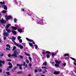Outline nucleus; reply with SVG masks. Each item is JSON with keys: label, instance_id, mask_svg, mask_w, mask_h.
<instances>
[{"label": "nucleus", "instance_id": "1", "mask_svg": "<svg viewBox=\"0 0 76 76\" xmlns=\"http://www.w3.org/2000/svg\"><path fill=\"white\" fill-rule=\"evenodd\" d=\"M14 54H12V56L14 57H15V58H18V57L17 56V54H18V53L15 50L14 51Z\"/></svg>", "mask_w": 76, "mask_h": 76}, {"label": "nucleus", "instance_id": "2", "mask_svg": "<svg viewBox=\"0 0 76 76\" xmlns=\"http://www.w3.org/2000/svg\"><path fill=\"white\" fill-rule=\"evenodd\" d=\"M5 17L6 18V20H9L10 19H11V18H12V16L10 15L7 16V15H6L5 16Z\"/></svg>", "mask_w": 76, "mask_h": 76}, {"label": "nucleus", "instance_id": "3", "mask_svg": "<svg viewBox=\"0 0 76 76\" xmlns=\"http://www.w3.org/2000/svg\"><path fill=\"white\" fill-rule=\"evenodd\" d=\"M0 23H3V24H5L6 23L7 21L6 20H4L3 18H2L1 20H0Z\"/></svg>", "mask_w": 76, "mask_h": 76}, {"label": "nucleus", "instance_id": "4", "mask_svg": "<svg viewBox=\"0 0 76 76\" xmlns=\"http://www.w3.org/2000/svg\"><path fill=\"white\" fill-rule=\"evenodd\" d=\"M4 64V63H5V61H1L0 60V67H1L2 66V64Z\"/></svg>", "mask_w": 76, "mask_h": 76}, {"label": "nucleus", "instance_id": "5", "mask_svg": "<svg viewBox=\"0 0 76 76\" xmlns=\"http://www.w3.org/2000/svg\"><path fill=\"white\" fill-rule=\"evenodd\" d=\"M3 35L4 37H7L9 35V34L8 32H5L3 33Z\"/></svg>", "mask_w": 76, "mask_h": 76}, {"label": "nucleus", "instance_id": "6", "mask_svg": "<svg viewBox=\"0 0 76 76\" xmlns=\"http://www.w3.org/2000/svg\"><path fill=\"white\" fill-rule=\"evenodd\" d=\"M12 29H14V30H17V29H19V27L18 26H12Z\"/></svg>", "mask_w": 76, "mask_h": 76}, {"label": "nucleus", "instance_id": "7", "mask_svg": "<svg viewBox=\"0 0 76 76\" xmlns=\"http://www.w3.org/2000/svg\"><path fill=\"white\" fill-rule=\"evenodd\" d=\"M54 75H58V74H60V72L59 71H54L53 73Z\"/></svg>", "mask_w": 76, "mask_h": 76}, {"label": "nucleus", "instance_id": "8", "mask_svg": "<svg viewBox=\"0 0 76 76\" xmlns=\"http://www.w3.org/2000/svg\"><path fill=\"white\" fill-rule=\"evenodd\" d=\"M26 39L27 41H29V42H34V40L31 39H30L27 37L26 38Z\"/></svg>", "mask_w": 76, "mask_h": 76}, {"label": "nucleus", "instance_id": "9", "mask_svg": "<svg viewBox=\"0 0 76 76\" xmlns=\"http://www.w3.org/2000/svg\"><path fill=\"white\" fill-rule=\"evenodd\" d=\"M3 8L4 10H7V6L5 5H3Z\"/></svg>", "mask_w": 76, "mask_h": 76}, {"label": "nucleus", "instance_id": "10", "mask_svg": "<svg viewBox=\"0 0 76 76\" xmlns=\"http://www.w3.org/2000/svg\"><path fill=\"white\" fill-rule=\"evenodd\" d=\"M12 33H13V34L14 35H16V34H17V32H16V31L15 30H12Z\"/></svg>", "mask_w": 76, "mask_h": 76}, {"label": "nucleus", "instance_id": "11", "mask_svg": "<svg viewBox=\"0 0 76 76\" xmlns=\"http://www.w3.org/2000/svg\"><path fill=\"white\" fill-rule=\"evenodd\" d=\"M11 25V24H9L7 25L6 26V27H5V29H8L9 27H10V26Z\"/></svg>", "mask_w": 76, "mask_h": 76}, {"label": "nucleus", "instance_id": "12", "mask_svg": "<svg viewBox=\"0 0 76 76\" xmlns=\"http://www.w3.org/2000/svg\"><path fill=\"white\" fill-rule=\"evenodd\" d=\"M17 47H19L21 49L23 48V47L22 45H18L17 46Z\"/></svg>", "mask_w": 76, "mask_h": 76}, {"label": "nucleus", "instance_id": "13", "mask_svg": "<svg viewBox=\"0 0 76 76\" xmlns=\"http://www.w3.org/2000/svg\"><path fill=\"white\" fill-rule=\"evenodd\" d=\"M55 61L56 64H60V61H58L57 60H55Z\"/></svg>", "mask_w": 76, "mask_h": 76}, {"label": "nucleus", "instance_id": "14", "mask_svg": "<svg viewBox=\"0 0 76 76\" xmlns=\"http://www.w3.org/2000/svg\"><path fill=\"white\" fill-rule=\"evenodd\" d=\"M6 31H7V32L8 33H10V29H8V28H6L5 29Z\"/></svg>", "mask_w": 76, "mask_h": 76}, {"label": "nucleus", "instance_id": "15", "mask_svg": "<svg viewBox=\"0 0 76 76\" xmlns=\"http://www.w3.org/2000/svg\"><path fill=\"white\" fill-rule=\"evenodd\" d=\"M23 66H25V68H26L27 66V64H26V62H24L23 63Z\"/></svg>", "mask_w": 76, "mask_h": 76}, {"label": "nucleus", "instance_id": "16", "mask_svg": "<svg viewBox=\"0 0 76 76\" xmlns=\"http://www.w3.org/2000/svg\"><path fill=\"white\" fill-rule=\"evenodd\" d=\"M17 30L19 32H20V33H21V32H22V30L20 28L18 29Z\"/></svg>", "mask_w": 76, "mask_h": 76}, {"label": "nucleus", "instance_id": "17", "mask_svg": "<svg viewBox=\"0 0 76 76\" xmlns=\"http://www.w3.org/2000/svg\"><path fill=\"white\" fill-rule=\"evenodd\" d=\"M57 55V53H53L52 54V57H54L55 56H56Z\"/></svg>", "mask_w": 76, "mask_h": 76}, {"label": "nucleus", "instance_id": "18", "mask_svg": "<svg viewBox=\"0 0 76 76\" xmlns=\"http://www.w3.org/2000/svg\"><path fill=\"white\" fill-rule=\"evenodd\" d=\"M2 12L3 13H4V14H5V13H7V11L5 10H3Z\"/></svg>", "mask_w": 76, "mask_h": 76}, {"label": "nucleus", "instance_id": "19", "mask_svg": "<svg viewBox=\"0 0 76 76\" xmlns=\"http://www.w3.org/2000/svg\"><path fill=\"white\" fill-rule=\"evenodd\" d=\"M6 73L8 76H10V73H9V72H6Z\"/></svg>", "mask_w": 76, "mask_h": 76}, {"label": "nucleus", "instance_id": "20", "mask_svg": "<svg viewBox=\"0 0 76 76\" xmlns=\"http://www.w3.org/2000/svg\"><path fill=\"white\" fill-rule=\"evenodd\" d=\"M0 3L1 4H5V1H3V2L1 1L0 2Z\"/></svg>", "mask_w": 76, "mask_h": 76}, {"label": "nucleus", "instance_id": "21", "mask_svg": "<svg viewBox=\"0 0 76 76\" xmlns=\"http://www.w3.org/2000/svg\"><path fill=\"white\" fill-rule=\"evenodd\" d=\"M46 53H47V54H51V53L49 51H46Z\"/></svg>", "mask_w": 76, "mask_h": 76}, {"label": "nucleus", "instance_id": "22", "mask_svg": "<svg viewBox=\"0 0 76 76\" xmlns=\"http://www.w3.org/2000/svg\"><path fill=\"white\" fill-rule=\"evenodd\" d=\"M70 58H71V59H72V60H73L74 61H76V59H75V58H73L70 57Z\"/></svg>", "mask_w": 76, "mask_h": 76}, {"label": "nucleus", "instance_id": "23", "mask_svg": "<svg viewBox=\"0 0 76 76\" xmlns=\"http://www.w3.org/2000/svg\"><path fill=\"white\" fill-rule=\"evenodd\" d=\"M55 67H59V64H55Z\"/></svg>", "mask_w": 76, "mask_h": 76}, {"label": "nucleus", "instance_id": "24", "mask_svg": "<svg viewBox=\"0 0 76 76\" xmlns=\"http://www.w3.org/2000/svg\"><path fill=\"white\" fill-rule=\"evenodd\" d=\"M6 46L7 47H9V48H10V45L9 44L7 45Z\"/></svg>", "mask_w": 76, "mask_h": 76}, {"label": "nucleus", "instance_id": "25", "mask_svg": "<svg viewBox=\"0 0 76 76\" xmlns=\"http://www.w3.org/2000/svg\"><path fill=\"white\" fill-rule=\"evenodd\" d=\"M29 44L30 47H32L33 46V45L31 43H29Z\"/></svg>", "mask_w": 76, "mask_h": 76}, {"label": "nucleus", "instance_id": "26", "mask_svg": "<svg viewBox=\"0 0 76 76\" xmlns=\"http://www.w3.org/2000/svg\"><path fill=\"white\" fill-rule=\"evenodd\" d=\"M12 39L14 41H15V40H16V38L15 37H13V36L12 37Z\"/></svg>", "mask_w": 76, "mask_h": 76}, {"label": "nucleus", "instance_id": "27", "mask_svg": "<svg viewBox=\"0 0 76 76\" xmlns=\"http://www.w3.org/2000/svg\"><path fill=\"white\" fill-rule=\"evenodd\" d=\"M20 73H22V71H20L17 72V75L20 74Z\"/></svg>", "mask_w": 76, "mask_h": 76}, {"label": "nucleus", "instance_id": "28", "mask_svg": "<svg viewBox=\"0 0 76 76\" xmlns=\"http://www.w3.org/2000/svg\"><path fill=\"white\" fill-rule=\"evenodd\" d=\"M16 48V46H14L13 48V49H12V51H14V50H15V49Z\"/></svg>", "mask_w": 76, "mask_h": 76}, {"label": "nucleus", "instance_id": "29", "mask_svg": "<svg viewBox=\"0 0 76 76\" xmlns=\"http://www.w3.org/2000/svg\"><path fill=\"white\" fill-rule=\"evenodd\" d=\"M43 65H45V66H47V62H44L43 64Z\"/></svg>", "mask_w": 76, "mask_h": 76}, {"label": "nucleus", "instance_id": "30", "mask_svg": "<svg viewBox=\"0 0 76 76\" xmlns=\"http://www.w3.org/2000/svg\"><path fill=\"white\" fill-rule=\"evenodd\" d=\"M69 56V54L66 53L64 54V56Z\"/></svg>", "mask_w": 76, "mask_h": 76}, {"label": "nucleus", "instance_id": "31", "mask_svg": "<svg viewBox=\"0 0 76 76\" xmlns=\"http://www.w3.org/2000/svg\"><path fill=\"white\" fill-rule=\"evenodd\" d=\"M12 67H13L12 65H11L8 66V68H9V69H11V68H12Z\"/></svg>", "mask_w": 76, "mask_h": 76}, {"label": "nucleus", "instance_id": "32", "mask_svg": "<svg viewBox=\"0 0 76 76\" xmlns=\"http://www.w3.org/2000/svg\"><path fill=\"white\" fill-rule=\"evenodd\" d=\"M46 72H47V71L46 70H45L44 71L42 72L43 73H45Z\"/></svg>", "mask_w": 76, "mask_h": 76}, {"label": "nucleus", "instance_id": "33", "mask_svg": "<svg viewBox=\"0 0 76 76\" xmlns=\"http://www.w3.org/2000/svg\"><path fill=\"white\" fill-rule=\"evenodd\" d=\"M25 54H26V55L27 56H30V55H29V54H28L26 53H25Z\"/></svg>", "mask_w": 76, "mask_h": 76}, {"label": "nucleus", "instance_id": "34", "mask_svg": "<svg viewBox=\"0 0 76 76\" xmlns=\"http://www.w3.org/2000/svg\"><path fill=\"white\" fill-rule=\"evenodd\" d=\"M8 56L9 57H11V56H12V55H11V54H8Z\"/></svg>", "mask_w": 76, "mask_h": 76}, {"label": "nucleus", "instance_id": "35", "mask_svg": "<svg viewBox=\"0 0 76 76\" xmlns=\"http://www.w3.org/2000/svg\"><path fill=\"white\" fill-rule=\"evenodd\" d=\"M34 46L35 47V49H37L38 48V46H37V45H35Z\"/></svg>", "mask_w": 76, "mask_h": 76}, {"label": "nucleus", "instance_id": "36", "mask_svg": "<svg viewBox=\"0 0 76 76\" xmlns=\"http://www.w3.org/2000/svg\"><path fill=\"white\" fill-rule=\"evenodd\" d=\"M19 42L20 43H22V39H20Z\"/></svg>", "mask_w": 76, "mask_h": 76}, {"label": "nucleus", "instance_id": "37", "mask_svg": "<svg viewBox=\"0 0 76 76\" xmlns=\"http://www.w3.org/2000/svg\"><path fill=\"white\" fill-rule=\"evenodd\" d=\"M14 43V44H15V45H16L17 46H18V45H19V44H17L16 43V42H15Z\"/></svg>", "mask_w": 76, "mask_h": 76}, {"label": "nucleus", "instance_id": "38", "mask_svg": "<svg viewBox=\"0 0 76 76\" xmlns=\"http://www.w3.org/2000/svg\"><path fill=\"white\" fill-rule=\"evenodd\" d=\"M17 19H16V18H15L14 19V21L15 22V23H16V22H17Z\"/></svg>", "mask_w": 76, "mask_h": 76}, {"label": "nucleus", "instance_id": "39", "mask_svg": "<svg viewBox=\"0 0 76 76\" xmlns=\"http://www.w3.org/2000/svg\"><path fill=\"white\" fill-rule=\"evenodd\" d=\"M46 57L47 58H49L50 57V56L49 55H46Z\"/></svg>", "mask_w": 76, "mask_h": 76}, {"label": "nucleus", "instance_id": "40", "mask_svg": "<svg viewBox=\"0 0 76 76\" xmlns=\"http://www.w3.org/2000/svg\"><path fill=\"white\" fill-rule=\"evenodd\" d=\"M20 38H21V37L20 36H19L18 37V40H19V39H20Z\"/></svg>", "mask_w": 76, "mask_h": 76}, {"label": "nucleus", "instance_id": "41", "mask_svg": "<svg viewBox=\"0 0 76 76\" xmlns=\"http://www.w3.org/2000/svg\"><path fill=\"white\" fill-rule=\"evenodd\" d=\"M62 65H63V66H65L66 65V64L65 63L63 64Z\"/></svg>", "mask_w": 76, "mask_h": 76}, {"label": "nucleus", "instance_id": "42", "mask_svg": "<svg viewBox=\"0 0 76 76\" xmlns=\"http://www.w3.org/2000/svg\"><path fill=\"white\" fill-rule=\"evenodd\" d=\"M29 58L30 61H31V60H32V59H31V58L30 56L29 57Z\"/></svg>", "mask_w": 76, "mask_h": 76}, {"label": "nucleus", "instance_id": "43", "mask_svg": "<svg viewBox=\"0 0 76 76\" xmlns=\"http://www.w3.org/2000/svg\"><path fill=\"white\" fill-rule=\"evenodd\" d=\"M8 64L9 65V66H10V65H12V63H10V62H9V63H8Z\"/></svg>", "mask_w": 76, "mask_h": 76}, {"label": "nucleus", "instance_id": "44", "mask_svg": "<svg viewBox=\"0 0 76 76\" xmlns=\"http://www.w3.org/2000/svg\"><path fill=\"white\" fill-rule=\"evenodd\" d=\"M1 55H0V56H1L2 57H3V56H4V54H3V53H1Z\"/></svg>", "mask_w": 76, "mask_h": 76}, {"label": "nucleus", "instance_id": "45", "mask_svg": "<svg viewBox=\"0 0 76 76\" xmlns=\"http://www.w3.org/2000/svg\"><path fill=\"white\" fill-rule=\"evenodd\" d=\"M42 68H44V69H47V67H46L45 66H42Z\"/></svg>", "mask_w": 76, "mask_h": 76}, {"label": "nucleus", "instance_id": "46", "mask_svg": "<svg viewBox=\"0 0 76 76\" xmlns=\"http://www.w3.org/2000/svg\"><path fill=\"white\" fill-rule=\"evenodd\" d=\"M26 62L27 63H29V61H28V60L26 59Z\"/></svg>", "mask_w": 76, "mask_h": 76}, {"label": "nucleus", "instance_id": "47", "mask_svg": "<svg viewBox=\"0 0 76 76\" xmlns=\"http://www.w3.org/2000/svg\"><path fill=\"white\" fill-rule=\"evenodd\" d=\"M19 69L21 70H22V66H20Z\"/></svg>", "mask_w": 76, "mask_h": 76}, {"label": "nucleus", "instance_id": "48", "mask_svg": "<svg viewBox=\"0 0 76 76\" xmlns=\"http://www.w3.org/2000/svg\"><path fill=\"white\" fill-rule=\"evenodd\" d=\"M7 61H12V59H7Z\"/></svg>", "mask_w": 76, "mask_h": 76}, {"label": "nucleus", "instance_id": "49", "mask_svg": "<svg viewBox=\"0 0 76 76\" xmlns=\"http://www.w3.org/2000/svg\"><path fill=\"white\" fill-rule=\"evenodd\" d=\"M39 72H42V69H39Z\"/></svg>", "mask_w": 76, "mask_h": 76}, {"label": "nucleus", "instance_id": "50", "mask_svg": "<svg viewBox=\"0 0 76 76\" xmlns=\"http://www.w3.org/2000/svg\"><path fill=\"white\" fill-rule=\"evenodd\" d=\"M20 58H23V56H20Z\"/></svg>", "mask_w": 76, "mask_h": 76}, {"label": "nucleus", "instance_id": "51", "mask_svg": "<svg viewBox=\"0 0 76 76\" xmlns=\"http://www.w3.org/2000/svg\"><path fill=\"white\" fill-rule=\"evenodd\" d=\"M22 10L23 11V12H25V10H24V9H22Z\"/></svg>", "mask_w": 76, "mask_h": 76}, {"label": "nucleus", "instance_id": "52", "mask_svg": "<svg viewBox=\"0 0 76 76\" xmlns=\"http://www.w3.org/2000/svg\"><path fill=\"white\" fill-rule=\"evenodd\" d=\"M34 72L35 73H37V72H38V71L37 70H35Z\"/></svg>", "mask_w": 76, "mask_h": 76}, {"label": "nucleus", "instance_id": "53", "mask_svg": "<svg viewBox=\"0 0 76 76\" xmlns=\"http://www.w3.org/2000/svg\"><path fill=\"white\" fill-rule=\"evenodd\" d=\"M17 68H18V67H15L14 68V70H16V69H17Z\"/></svg>", "mask_w": 76, "mask_h": 76}, {"label": "nucleus", "instance_id": "54", "mask_svg": "<svg viewBox=\"0 0 76 76\" xmlns=\"http://www.w3.org/2000/svg\"><path fill=\"white\" fill-rule=\"evenodd\" d=\"M29 66H30V67H31L32 66V64H29Z\"/></svg>", "mask_w": 76, "mask_h": 76}, {"label": "nucleus", "instance_id": "55", "mask_svg": "<svg viewBox=\"0 0 76 76\" xmlns=\"http://www.w3.org/2000/svg\"><path fill=\"white\" fill-rule=\"evenodd\" d=\"M6 37H4V40H6Z\"/></svg>", "mask_w": 76, "mask_h": 76}, {"label": "nucleus", "instance_id": "56", "mask_svg": "<svg viewBox=\"0 0 76 76\" xmlns=\"http://www.w3.org/2000/svg\"><path fill=\"white\" fill-rule=\"evenodd\" d=\"M2 72V70L0 69V73H1Z\"/></svg>", "mask_w": 76, "mask_h": 76}, {"label": "nucleus", "instance_id": "57", "mask_svg": "<svg viewBox=\"0 0 76 76\" xmlns=\"http://www.w3.org/2000/svg\"><path fill=\"white\" fill-rule=\"evenodd\" d=\"M17 66H20V64H17Z\"/></svg>", "mask_w": 76, "mask_h": 76}, {"label": "nucleus", "instance_id": "58", "mask_svg": "<svg viewBox=\"0 0 76 76\" xmlns=\"http://www.w3.org/2000/svg\"><path fill=\"white\" fill-rule=\"evenodd\" d=\"M42 54H45V52H42Z\"/></svg>", "mask_w": 76, "mask_h": 76}, {"label": "nucleus", "instance_id": "59", "mask_svg": "<svg viewBox=\"0 0 76 76\" xmlns=\"http://www.w3.org/2000/svg\"><path fill=\"white\" fill-rule=\"evenodd\" d=\"M7 69L8 70V71H9V68H7Z\"/></svg>", "mask_w": 76, "mask_h": 76}, {"label": "nucleus", "instance_id": "60", "mask_svg": "<svg viewBox=\"0 0 76 76\" xmlns=\"http://www.w3.org/2000/svg\"><path fill=\"white\" fill-rule=\"evenodd\" d=\"M74 64L75 66H76V63L74 62Z\"/></svg>", "mask_w": 76, "mask_h": 76}, {"label": "nucleus", "instance_id": "61", "mask_svg": "<svg viewBox=\"0 0 76 76\" xmlns=\"http://www.w3.org/2000/svg\"><path fill=\"white\" fill-rule=\"evenodd\" d=\"M32 44H35V42H32Z\"/></svg>", "mask_w": 76, "mask_h": 76}, {"label": "nucleus", "instance_id": "62", "mask_svg": "<svg viewBox=\"0 0 76 76\" xmlns=\"http://www.w3.org/2000/svg\"><path fill=\"white\" fill-rule=\"evenodd\" d=\"M28 76H31V74H29Z\"/></svg>", "mask_w": 76, "mask_h": 76}, {"label": "nucleus", "instance_id": "63", "mask_svg": "<svg viewBox=\"0 0 76 76\" xmlns=\"http://www.w3.org/2000/svg\"><path fill=\"white\" fill-rule=\"evenodd\" d=\"M75 73L76 74V69H75Z\"/></svg>", "mask_w": 76, "mask_h": 76}, {"label": "nucleus", "instance_id": "64", "mask_svg": "<svg viewBox=\"0 0 76 76\" xmlns=\"http://www.w3.org/2000/svg\"><path fill=\"white\" fill-rule=\"evenodd\" d=\"M41 76H45V75H42Z\"/></svg>", "mask_w": 76, "mask_h": 76}]
</instances>
